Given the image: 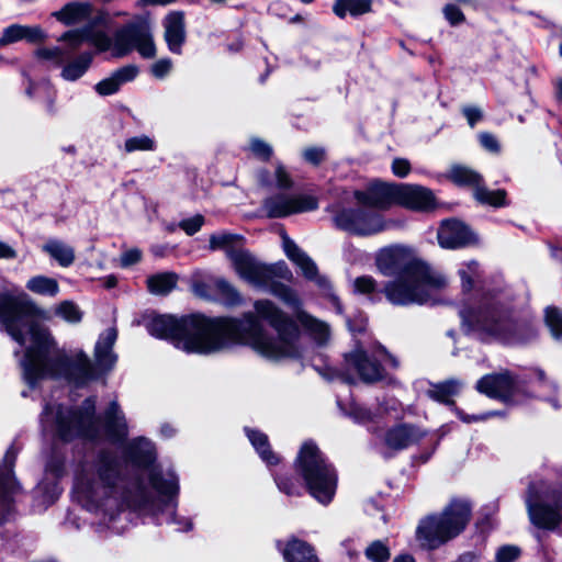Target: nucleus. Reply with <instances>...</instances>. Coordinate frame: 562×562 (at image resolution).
<instances>
[{"instance_id":"09e8293b","label":"nucleus","mask_w":562,"mask_h":562,"mask_svg":"<svg viewBox=\"0 0 562 562\" xmlns=\"http://www.w3.org/2000/svg\"><path fill=\"white\" fill-rule=\"evenodd\" d=\"M35 54L40 59L52 61L55 66H61L65 61V53L59 47H42Z\"/></svg>"},{"instance_id":"473e14b6","label":"nucleus","mask_w":562,"mask_h":562,"mask_svg":"<svg viewBox=\"0 0 562 562\" xmlns=\"http://www.w3.org/2000/svg\"><path fill=\"white\" fill-rule=\"evenodd\" d=\"M14 463V456L7 453L4 457V465L0 468V497L5 502L10 494L14 493L18 488V484L12 473V467Z\"/></svg>"},{"instance_id":"bb28decb","label":"nucleus","mask_w":562,"mask_h":562,"mask_svg":"<svg viewBox=\"0 0 562 562\" xmlns=\"http://www.w3.org/2000/svg\"><path fill=\"white\" fill-rule=\"evenodd\" d=\"M281 551L285 562H319L314 548L299 539L289 540Z\"/></svg>"},{"instance_id":"4c0bfd02","label":"nucleus","mask_w":562,"mask_h":562,"mask_svg":"<svg viewBox=\"0 0 562 562\" xmlns=\"http://www.w3.org/2000/svg\"><path fill=\"white\" fill-rule=\"evenodd\" d=\"M258 177L259 181L263 186H272L273 183H276V186L280 189H288L291 188L293 184V181L289 172L281 165H278L276 167L273 178L266 171H261Z\"/></svg>"},{"instance_id":"c85d7f7f","label":"nucleus","mask_w":562,"mask_h":562,"mask_svg":"<svg viewBox=\"0 0 562 562\" xmlns=\"http://www.w3.org/2000/svg\"><path fill=\"white\" fill-rule=\"evenodd\" d=\"M246 434L254 446V448L257 450L260 458L268 464V465H276L280 462V458L278 454H276L273 451H271L268 437L267 435L256 431L250 428H246Z\"/></svg>"},{"instance_id":"b1692460","label":"nucleus","mask_w":562,"mask_h":562,"mask_svg":"<svg viewBox=\"0 0 562 562\" xmlns=\"http://www.w3.org/2000/svg\"><path fill=\"white\" fill-rule=\"evenodd\" d=\"M117 338V331L115 328H106L99 337L94 357L99 367L110 369L116 361V356L113 353V346Z\"/></svg>"},{"instance_id":"6e6552de","label":"nucleus","mask_w":562,"mask_h":562,"mask_svg":"<svg viewBox=\"0 0 562 562\" xmlns=\"http://www.w3.org/2000/svg\"><path fill=\"white\" fill-rule=\"evenodd\" d=\"M88 42L99 52H105L113 48L116 57H122L136 48L144 58H153L156 55V47L153 34L147 23L128 25L114 35L112 43L111 37L104 32L91 33L89 31Z\"/></svg>"},{"instance_id":"412c9836","label":"nucleus","mask_w":562,"mask_h":562,"mask_svg":"<svg viewBox=\"0 0 562 562\" xmlns=\"http://www.w3.org/2000/svg\"><path fill=\"white\" fill-rule=\"evenodd\" d=\"M45 38L46 34L40 26L12 24L3 30L0 37V46H5L21 40L37 43L43 42Z\"/></svg>"},{"instance_id":"774afa93","label":"nucleus","mask_w":562,"mask_h":562,"mask_svg":"<svg viewBox=\"0 0 562 562\" xmlns=\"http://www.w3.org/2000/svg\"><path fill=\"white\" fill-rule=\"evenodd\" d=\"M334 13L339 18H345L351 12V0H337L333 7Z\"/></svg>"},{"instance_id":"4468645a","label":"nucleus","mask_w":562,"mask_h":562,"mask_svg":"<svg viewBox=\"0 0 562 562\" xmlns=\"http://www.w3.org/2000/svg\"><path fill=\"white\" fill-rule=\"evenodd\" d=\"M405 210L416 213H432L439 207L434 191L415 183H400L398 204Z\"/></svg>"},{"instance_id":"9d476101","label":"nucleus","mask_w":562,"mask_h":562,"mask_svg":"<svg viewBox=\"0 0 562 562\" xmlns=\"http://www.w3.org/2000/svg\"><path fill=\"white\" fill-rule=\"evenodd\" d=\"M463 387V383L458 379H447L445 381L432 383L427 391L428 396L442 405L449 407L461 422H481L492 417H504L501 411H487L483 413L465 414L457 406L453 397L458 396Z\"/></svg>"},{"instance_id":"a19ab883","label":"nucleus","mask_w":562,"mask_h":562,"mask_svg":"<svg viewBox=\"0 0 562 562\" xmlns=\"http://www.w3.org/2000/svg\"><path fill=\"white\" fill-rule=\"evenodd\" d=\"M544 324L552 337L562 339V310L558 306H547L544 310Z\"/></svg>"},{"instance_id":"f257e3e1","label":"nucleus","mask_w":562,"mask_h":562,"mask_svg":"<svg viewBox=\"0 0 562 562\" xmlns=\"http://www.w3.org/2000/svg\"><path fill=\"white\" fill-rule=\"evenodd\" d=\"M254 310L255 313H246L241 319H212L200 314L181 318L160 315L147 327L150 335L170 340L188 353L210 355L237 342L269 359L297 356L299 329L292 319L269 300L256 301Z\"/></svg>"},{"instance_id":"c756f323","label":"nucleus","mask_w":562,"mask_h":562,"mask_svg":"<svg viewBox=\"0 0 562 562\" xmlns=\"http://www.w3.org/2000/svg\"><path fill=\"white\" fill-rule=\"evenodd\" d=\"M246 434L254 446V448L257 450L260 458L268 464V465H276L280 462V458L278 454H276L273 451H271L268 437L267 435L256 431L250 428H246Z\"/></svg>"},{"instance_id":"c9c22d12","label":"nucleus","mask_w":562,"mask_h":562,"mask_svg":"<svg viewBox=\"0 0 562 562\" xmlns=\"http://www.w3.org/2000/svg\"><path fill=\"white\" fill-rule=\"evenodd\" d=\"M92 61V55L85 53L72 61L66 64L61 70V77L67 81H75L81 78Z\"/></svg>"},{"instance_id":"603ef678","label":"nucleus","mask_w":562,"mask_h":562,"mask_svg":"<svg viewBox=\"0 0 562 562\" xmlns=\"http://www.w3.org/2000/svg\"><path fill=\"white\" fill-rule=\"evenodd\" d=\"M120 83L116 80L115 76L112 74L110 77L104 78L100 82L95 85V91L100 95H110L115 93L120 89Z\"/></svg>"},{"instance_id":"e2e57ef3","label":"nucleus","mask_w":562,"mask_h":562,"mask_svg":"<svg viewBox=\"0 0 562 562\" xmlns=\"http://www.w3.org/2000/svg\"><path fill=\"white\" fill-rule=\"evenodd\" d=\"M217 288L223 292V294L227 295V304L235 305L240 302L239 294L235 291V289L224 280H218L216 282Z\"/></svg>"},{"instance_id":"0eeeda50","label":"nucleus","mask_w":562,"mask_h":562,"mask_svg":"<svg viewBox=\"0 0 562 562\" xmlns=\"http://www.w3.org/2000/svg\"><path fill=\"white\" fill-rule=\"evenodd\" d=\"M295 469L314 498L323 504L331 501L336 492L337 475L313 440L302 443L295 459Z\"/></svg>"},{"instance_id":"7c9ffc66","label":"nucleus","mask_w":562,"mask_h":562,"mask_svg":"<svg viewBox=\"0 0 562 562\" xmlns=\"http://www.w3.org/2000/svg\"><path fill=\"white\" fill-rule=\"evenodd\" d=\"M43 250L55 259L61 267H69L75 261V250L68 244L52 239L44 246Z\"/></svg>"},{"instance_id":"1a4fd4ad","label":"nucleus","mask_w":562,"mask_h":562,"mask_svg":"<svg viewBox=\"0 0 562 562\" xmlns=\"http://www.w3.org/2000/svg\"><path fill=\"white\" fill-rule=\"evenodd\" d=\"M367 319L353 314V370L357 371L362 382L374 384L385 380L387 373L382 363L374 357L369 356L372 346L378 345L380 349L386 352L384 346L373 339L372 335L367 333Z\"/></svg>"},{"instance_id":"9b49d317","label":"nucleus","mask_w":562,"mask_h":562,"mask_svg":"<svg viewBox=\"0 0 562 562\" xmlns=\"http://www.w3.org/2000/svg\"><path fill=\"white\" fill-rule=\"evenodd\" d=\"M398 191L400 183L374 179L364 190H353V200L366 207L389 211L392 206H397Z\"/></svg>"},{"instance_id":"37998d69","label":"nucleus","mask_w":562,"mask_h":562,"mask_svg":"<svg viewBox=\"0 0 562 562\" xmlns=\"http://www.w3.org/2000/svg\"><path fill=\"white\" fill-rule=\"evenodd\" d=\"M271 292L294 311H299L300 300L293 290L283 284H274Z\"/></svg>"},{"instance_id":"13d9d810","label":"nucleus","mask_w":562,"mask_h":562,"mask_svg":"<svg viewBox=\"0 0 562 562\" xmlns=\"http://www.w3.org/2000/svg\"><path fill=\"white\" fill-rule=\"evenodd\" d=\"M392 172L398 178H405L412 170L411 162L405 158H395L391 166Z\"/></svg>"},{"instance_id":"6e6d98bb","label":"nucleus","mask_w":562,"mask_h":562,"mask_svg":"<svg viewBox=\"0 0 562 562\" xmlns=\"http://www.w3.org/2000/svg\"><path fill=\"white\" fill-rule=\"evenodd\" d=\"M204 223V218L202 215H195L191 218L183 220L179 223L180 228H182L188 235H193L200 231Z\"/></svg>"},{"instance_id":"39448f33","label":"nucleus","mask_w":562,"mask_h":562,"mask_svg":"<svg viewBox=\"0 0 562 562\" xmlns=\"http://www.w3.org/2000/svg\"><path fill=\"white\" fill-rule=\"evenodd\" d=\"M470 519V503L461 498L452 499L441 512L427 515L418 521L416 541L424 550H437L461 535Z\"/></svg>"},{"instance_id":"20e7f679","label":"nucleus","mask_w":562,"mask_h":562,"mask_svg":"<svg viewBox=\"0 0 562 562\" xmlns=\"http://www.w3.org/2000/svg\"><path fill=\"white\" fill-rule=\"evenodd\" d=\"M458 315L462 333L476 334L481 340L494 338L509 345H528L539 336L536 315L530 311L516 312L493 290L464 301Z\"/></svg>"},{"instance_id":"4d7b16f0","label":"nucleus","mask_w":562,"mask_h":562,"mask_svg":"<svg viewBox=\"0 0 562 562\" xmlns=\"http://www.w3.org/2000/svg\"><path fill=\"white\" fill-rule=\"evenodd\" d=\"M302 155L307 162L312 165H318L325 158V149L316 146L307 147L303 150Z\"/></svg>"},{"instance_id":"c03bdc74","label":"nucleus","mask_w":562,"mask_h":562,"mask_svg":"<svg viewBox=\"0 0 562 562\" xmlns=\"http://www.w3.org/2000/svg\"><path fill=\"white\" fill-rule=\"evenodd\" d=\"M521 555V549L516 544H503L495 551L493 562H516Z\"/></svg>"},{"instance_id":"dca6fc26","label":"nucleus","mask_w":562,"mask_h":562,"mask_svg":"<svg viewBox=\"0 0 562 562\" xmlns=\"http://www.w3.org/2000/svg\"><path fill=\"white\" fill-rule=\"evenodd\" d=\"M234 269L240 278L255 285H262L271 276V270L258 261L248 250H228Z\"/></svg>"},{"instance_id":"aec40b11","label":"nucleus","mask_w":562,"mask_h":562,"mask_svg":"<svg viewBox=\"0 0 562 562\" xmlns=\"http://www.w3.org/2000/svg\"><path fill=\"white\" fill-rule=\"evenodd\" d=\"M385 223L382 215L364 210H353V235L369 236L382 232Z\"/></svg>"},{"instance_id":"69168bd1","label":"nucleus","mask_w":562,"mask_h":562,"mask_svg":"<svg viewBox=\"0 0 562 562\" xmlns=\"http://www.w3.org/2000/svg\"><path fill=\"white\" fill-rule=\"evenodd\" d=\"M353 422H373L371 412L353 401Z\"/></svg>"},{"instance_id":"2f4dec72","label":"nucleus","mask_w":562,"mask_h":562,"mask_svg":"<svg viewBox=\"0 0 562 562\" xmlns=\"http://www.w3.org/2000/svg\"><path fill=\"white\" fill-rule=\"evenodd\" d=\"M130 454L135 463L145 467L155 460V448L149 440L137 438L130 445Z\"/></svg>"},{"instance_id":"f03ea898","label":"nucleus","mask_w":562,"mask_h":562,"mask_svg":"<svg viewBox=\"0 0 562 562\" xmlns=\"http://www.w3.org/2000/svg\"><path fill=\"white\" fill-rule=\"evenodd\" d=\"M0 323L20 346L24 380L31 386L44 379L63 380L82 385L93 378V366L82 350L69 355L60 348L50 330L38 324L31 306L23 300L3 296L0 300Z\"/></svg>"},{"instance_id":"f8f14e48","label":"nucleus","mask_w":562,"mask_h":562,"mask_svg":"<svg viewBox=\"0 0 562 562\" xmlns=\"http://www.w3.org/2000/svg\"><path fill=\"white\" fill-rule=\"evenodd\" d=\"M268 217H285L296 213L311 212L318 207V200L312 194H278L263 202Z\"/></svg>"},{"instance_id":"a878e982","label":"nucleus","mask_w":562,"mask_h":562,"mask_svg":"<svg viewBox=\"0 0 562 562\" xmlns=\"http://www.w3.org/2000/svg\"><path fill=\"white\" fill-rule=\"evenodd\" d=\"M446 178L457 187L472 188L474 191L484 183V178L481 173L461 164L452 165Z\"/></svg>"},{"instance_id":"8fccbe9b","label":"nucleus","mask_w":562,"mask_h":562,"mask_svg":"<svg viewBox=\"0 0 562 562\" xmlns=\"http://www.w3.org/2000/svg\"><path fill=\"white\" fill-rule=\"evenodd\" d=\"M445 19L451 26H458L465 21V15L462 10L453 3H448L442 9Z\"/></svg>"},{"instance_id":"0e129e2a","label":"nucleus","mask_w":562,"mask_h":562,"mask_svg":"<svg viewBox=\"0 0 562 562\" xmlns=\"http://www.w3.org/2000/svg\"><path fill=\"white\" fill-rule=\"evenodd\" d=\"M462 114L471 127H474L483 119L482 110L476 106H464Z\"/></svg>"},{"instance_id":"393cba45","label":"nucleus","mask_w":562,"mask_h":562,"mask_svg":"<svg viewBox=\"0 0 562 562\" xmlns=\"http://www.w3.org/2000/svg\"><path fill=\"white\" fill-rule=\"evenodd\" d=\"M92 13V4L88 1H74L65 4L60 10L52 13L56 20L65 25H72L88 20Z\"/></svg>"},{"instance_id":"7ed1b4c3","label":"nucleus","mask_w":562,"mask_h":562,"mask_svg":"<svg viewBox=\"0 0 562 562\" xmlns=\"http://www.w3.org/2000/svg\"><path fill=\"white\" fill-rule=\"evenodd\" d=\"M374 265L380 274L390 278L382 288L371 276L353 280V293L367 294L372 303L384 296L394 306L425 305L432 290L446 286V279L409 246L394 244L380 248Z\"/></svg>"},{"instance_id":"4be33fe9","label":"nucleus","mask_w":562,"mask_h":562,"mask_svg":"<svg viewBox=\"0 0 562 562\" xmlns=\"http://www.w3.org/2000/svg\"><path fill=\"white\" fill-rule=\"evenodd\" d=\"M97 474L99 483L91 486L90 492L92 495H98L99 488H103L106 494L108 488L111 487L119 476V464L114 457L110 454H102L97 464Z\"/></svg>"},{"instance_id":"338daca9","label":"nucleus","mask_w":562,"mask_h":562,"mask_svg":"<svg viewBox=\"0 0 562 562\" xmlns=\"http://www.w3.org/2000/svg\"><path fill=\"white\" fill-rule=\"evenodd\" d=\"M142 252L138 249H131L122 255L121 263L123 267H128L138 262Z\"/></svg>"},{"instance_id":"680f3d73","label":"nucleus","mask_w":562,"mask_h":562,"mask_svg":"<svg viewBox=\"0 0 562 562\" xmlns=\"http://www.w3.org/2000/svg\"><path fill=\"white\" fill-rule=\"evenodd\" d=\"M250 149L256 156L263 159L269 158L272 154L270 145L257 138L251 139Z\"/></svg>"},{"instance_id":"e433bc0d","label":"nucleus","mask_w":562,"mask_h":562,"mask_svg":"<svg viewBox=\"0 0 562 562\" xmlns=\"http://www.w3.org/2000/svg\"><path fill=\"white\" fill-rule=\"evenodd\" d=\"M151 487L162 496H173L178 493V479L173 473H167L162 476L158 473H151L150 477Z\"/></svg>"},{"instance_id":"5701e85b","label":"nucleus","mask_w":562,"mask_h":562,"mask_svg":"<svg viewBox=\"0 0 562 562\" xmlns=\"http://www.w3.org/2000/svg\"><path fill=\"white\" fill-rule=\"evenodd\" d=\"M282 244L288 258L300 268L302 274L306 279L315 280L317 277L315 262L285 234H282Z\"/></svg>"},{"instance_id":"58836bf2","label":"nucleus","mask_w":562,"mask_h":562,"mask_svg":"<svg viewBox=\"0 0 562 562\" xmlns=\"http://www.w3.org/2000/svg\"><path fill=\"white\" fill-rule=\"evenodd\" d=\"M241 236L229 233H218L211 235L210 237V249L218 250L223 249L228 255V250H238V244L241 241Z\"/></svg>"},{"instance_id":"f3484780","label":"nucleus","mask_w":562,"mask_h":562,"mask_svg":"<svg viewBox=\"0 0 562 562\" xmlns=\"http://www.w3.org/2000/svg\"><path fill=\"white\" fill-rule=\"evenodd\" d=\"M475 389L490 398L509 403L515 391V380L508 371L490 373L476 381Z\"/></svg>"},{"instance_id":"ddd939ff","label":"nucleus","mask_w":562,"mask_h":562,"mask_svg":"<svg viewBox=\"0 0 562 562\" xmlns=\"http://www.w3.org/2000/svg\"><path fill=\"white\" fill-rule=\"evenodd\" d=\"M437 239L440 247L445 249H460L477 243V236L472 228L457 217L441 221Z\"/></svg>"},{"instance_id":"f704fd0d","label":"nucleus","mask_w":562,"mask_h":562,"mask_svg":"<svg viewBox=\"0 0 562 562\" xmlns=\"http://www.w3.org/2000/svg\"><path fill=\"white\" fill-rule=\"evenodd\" d=\"M26 289L35 294L54 297L59 293V284L57 280L46 277L36 276L26 282Z\"/></svg>"},{"instance_id":"a18cd8bd","label":"nucleus","mask_w":562,"mask_h":562,"mask_svg":"<svg viewBox=\"0 0 562 562\" xmlns=\"http://www.w3.org/2000/svg\"><path fill=\"white\" fill-rule=\"evenodd\" d=\"M459 277L461 280V292H462V294L467 295V297H464L459 304V310H460L461 305L464 301H467L475 295L481 294L482 292L485 291V289H483L481 291H475L473 293L474 284H475L473 277L468 271H465L463 269L459 270ZM488 290L490 289H486V291H488Z\"/></svg>"},{"instance_id":"052dcab7","label":"nucleus","mask_w":562,"mask_h":562,"mask_svg":"<svg viewBox=\"0 0 562 562\" xmlns=\"http://www.w3.org/2000/svg\"><path fill=\"white\" fill-rule=\"evenodd\" d=\"M171 68H172L171 60L168 58H162V59L157 60L155 64H153L151 74L156 78L162 79L164 77H166L169 74Z\"/></svg>"},{"instance_id":"de8ad7c7","label":"nucleus","mask_w":562,"mask_h":562,"mask_svg":"<svg viewBox=\"0 0 562 562\" xmlns=\"http://www.w3.org/2000/svg\"><path fill=\"white\" fill-rule=\"evenodd\" d=\"M88 40L89 29L68 31L58 38L59 42H67L72 49L78 48L83 42Z\"/></svg>"},{"instance_id":"cd10ccee","label":"nucleus","mask_w":562,"mask_h":562,"mask_svg":"<svg viewBox=\"0 0 562 562\" xmlns=\"http://www.w3.org/2000/svg\"><path fill=\"white\" fill-rule=\"evenodd\" d=\"M474 199L482 205H488L495 209L506 207L510 204L505 189L490 190L484 183L474 191Z\"/></svg>"},{"instance_id":"a211bd4d","label":"nucleus","mask_w":562,"mask_h":562,"mask_svg":"<svg viewBox=\"0 0 562 562\" xmlns=\"http://www.w3.org/2000/svg\"><path fill=\"white\" fill-rule=\"evenodd\" d=\"M95 400L86 398L81 406L76 409L64 408L58 403H48L43 412L46 422H87L94 416Z\"/></svg>"},{"instance_id":"2eb2a0df","label":"nucleus","mask_w":562,"mask_h":562,"mask_svg":"<svg viewBox=\"0 0 562 562\" xmlns=\"http://www.w3.org/2000/svg\"><path fill=\"white\" fill-rule=\"evenodd\" d=\"M380 449L384 457L403 450L420 439V432L413 424H392L379 434Z\"/></svg>"},{"instance_id":"5fc2aeb1","label":"nucleus","mask_w":562,"mask_h":562,"mask_svg":"<svg viewBox=\"0 0 562 562\" xmlns=\"http://www.w3.org/2000/svg\"><path fill=\"white\" fill-rule=\"evenodd\" d=\"M306 325L318 342H324L327 339L328 328L326 324L311 318Z\"/></svg>"},{"instance_id":"49530a36","label":"nucleus","mask_w":562,"mask_h":562,"mask_svg":"<svg viewBox=\"0 0 562 562\" xmlns=\"http://www.w3.org/2000/svg\"><path fill=\"white\" fill-rule=\"evenodd\" d=\"M124 147L127 153L136 150H154L155 142L146 135H139L126 139Z\"/></svg>"},{"instance_id":"72a5a7b5","label":"nucleus","mask_w":562,"mask_h":562,"mask_svg":"<svg viewBox=\"0 0 562 562\" xmlns=\"http://www.w3.org/2000/svg\"><path fill=\"white\" fill-rule=\"evenodd\" d=\"M178 277L173 272H161L147 279L148 291L156 295H165L175 289Z\"/></svg>"},{"instance_id":"423d86ee","label":"nucleus","mask_w":562,"mask_h":562,"mask_svg":"<svg viewBox=\"0 0 562 562\" xmlns=\"http://www.w3.org/2000/svg\"><path fill=\"white\" fill-rule=\"evenodd\" d=\"M525 505L530 522L540 529L553 530L562 521V468L557 482L531 481L525 493Z\"/></svg>"},{"instance_id":"6ab92c4d","label":"nucleus","mask_w":562,"mask_h":562,"mask_svg":"<svg viewBox=\"0 0 562 562\" xmlns=\"http://www.w3.org/2000/svg\"><path fill=\"white\" fill-rule=\"evenodd\" d=\"M165 40L169 49L175 54H180L181 46L186 40L184 18L181 12L168 14L164 22Z\"/></svg>"},{"instance_id":"bf43d9fd","label":"nucleus","mask_w":562,"mask_h":562,"mask_svg":"<svg viewBox=\"0 0 562 562\" xmlns=\"http://www.w3.org/2000/svg\"><path fill=\"white\" fill-rule=\"evenodd\" d=\"M480 144L483 148L491 153H499L501 151V145L496 137L488 133V132H482L479 136Z\"/></svg>"},{"instance_id":"864d4df0","label":"nucleus","mask_w":562,"mask_h":562,"mask_svg":"<svg viewBox=\"0 0 562 562\" xmlns=\"http://www.w3.org/2000/svg\"><path fill=\"white\" fill-rule=\"evenodd\" d=\"M113 75L115 76L120 86H122L123 83L132 81L136 78L138 75V68L135 65H127L115 70Z\"/></svg>"},{"instance_id":"79ce46f5","label":"nucleus","mask_w":562,"mask_h":562,"mask_svg":"<svg viewBox=\"0 0 562 562\" xmlns=\"http://www.w3.org/2000/svg\"><path fill=\"white\" fill-rule=\"evenodd\" d=\"M364 555L371 562H386L391 557V551L386 542L375 540L366 548Z\"/></svg>"},{"instance_id":"3c124183","label":"nucleus","mask_w":562,"mask_h":562,"mask_svg":"<svg viewBox=\"0 0 562 562\" xmlns=\"http://www.w3.org/2000/svg\"><path fill=\"white\" fill-rule=\"evenodd\" d=\"M331 212L334 213V224L345 231H349L351 227V217L348 211L342 210L340 204L331 205Z\"/></svg>"},{"instance_id":"ea45409f","label":"nucleus","mask_w":562,"mask_h":562,"mask_svg":"<svg viewBox=\"0 0 562 562\" xmlns=\"http://www.w3.org/2000/svg\"><path fill=\"white\" fill-rule=\"evenodd\" d=\"M54 314L70 324H78L82 319V312L79 306L68 300L55 305Z\"/></svg>"}]
</instances>
